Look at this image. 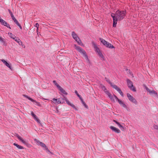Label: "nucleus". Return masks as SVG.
I'll return each instance as SVG.
<instances>
[{
	"label": "nucleus",
	"instance_id": "obj_19",
	"mask_svg": "<svg viewBox=\"0 0 158 158\" xmlns=\"http://www.w3.org/2000/svg\"><path fill=\"white\" fill-rule=\"evenodd\" d=\"M114 97L115 98V99L118 102V103L120 104L121 106L122 105V104L123 103L121 100L119 99L118 97L116 96H114Z\"/></svg>",
	"mask_w": 158,
	"mask_h": 158
},
{
	"label": "nucleus",
	"instance_id": "obj_54",
	"mask_svg": "<svg viewBox=\"0 0 158 158\" xmlns=\"http://www.w3.org/2000/svg\"><path fill=\"white\" fill-rule=\"evenodd\" d=\"M37 30V34H38V29H37V30Z\"/></svg>",
	"mask_w": 158,
	"mask_h": 158
},
{
	"label": "nucleus",
	"instance_id": "obj_14",
	"mask_svg": "<svg viewBox=\"0 0 158 158\" xmlns=\"http://www.w3.org/2000/svg\"><path fill=\"white\" fill-rule=\"evenodd\" d=\"M145 89L146 90L149 92V94H153L156 95H157V93L155 90H151L150 89H149L148 87L146 86Z\"/></svg>",
	"mask_w": 158,
	"mask_h": 158
},
{
	"label": "nucleus",
	"instance_id": "obj_17",
	"mask_svg": "<svg viewBox=\"0 0 158 158\" xmlns=\"http://www.w3.org/2000/svg\"><path fill=\"white\" fill-rule=\"evenodd\" d=\"M13 145L15 146L18 149H24V148L21 146H20L19 145H18V144L15 143H13Z\"/></svg>",
	"mask_w": 158,
	"mask_h": 158
},
{
	"label": "nucleus",
	"instance_id": "obj_11",
	"mask_svg": "<svg viewBox=\"0 0 158 158\" xmlns=\"http://www.w3.org/2000/svg\"><path fill=\"white\" fill-rule=\"evenodd\" d=\"M110 128L113 131L116 133H119L121 132L120 130L118 129L113 126H111L110 127Z\"/></svg>",
	"mask_w": 158,
	"mask_h": 158
},
{
	"label": "nucleus",
	"instance_id": "obj_13",
	"mask_svg": "<svg viewBox=\"0 0 158 158\" xmlns=\"http://www.w3.org/2000/svg\"><path fill=\"white\" fill-rule=\"evenodd\" d=\"M13 39L18 43L19 45H20L22 44V41L18 37L15 36Z\"/></svg>",
	"mask_w": 158,
	"mask_h": 158
},
{
	"label": "nucleus",
	"instance_id": "obj_51",
	"mask_svg": "<svg viewBox=\"0 0 158 158\" xmlns=\"http://www.w3.org/2000/svg\"><path fill=\"white\" fill-rule=\"evenodd\" d=\"M105 79L106 80H106H107L108 79H107L106 77H105Z\"/></svg>",
	"mask_w": 158,
	"mask_h": 158
},
{
	"label": "nucleus",
	"instance_id": "obj_37",
	"mask_svg": "<svg viewBox=\"0 0 158 158\" xmlns=\"http://www.w3.org/2000/svg\"><path fill=\"white\" fill-rule=\"evenodd\" d=\"M70 106H72L73 108L76 109V110H77L76 107L74 105L71 103V104L70 105Z\"/></svg>",
	"mask_w": 158,
	"mask_h": 158
},
{
	"label": "nucleus",
	"instance_id": "obj_52",
	"mask_svg": "<svg viewBox=\"0 0 158 158\" xmlns=\"http://www.w3.org/2000/svg\"><path fill=\"white\" fill-rule=\"evenodd\" d=\"M38 119V118H37V119H35V120L36 121H37V119Z\"/></svg>",
	"mask_w": 158,
	"mask_h": 158
},
{
	"label": "nucleus",
	"instance_id": "obj_10",
	"mask_svg": "<svg viewBox=\"0 0 158 158\" xmlns=\"http://www.w3.org/2000/svg\"><path fill=\"white\" fill-rule=\"evenodd\" d=\"M23 96L26 97L29 100L31 101L32 102L35 103L36 104L37 106H40V104L39 102H37L35 100L32 99V98H30V97H29L28 96L25 95H24Z\"/></svg>",
	"mask_w": 158,
	"mask_h": 158
},
{
	"label": "nucleus",
	"instance_id": "obj_38",
	"mask_svg": "<svg viewBox=\"0 0 158 158\" xmlns=\"http://www.w3.org/2000/svg\"><path fill=\"white\" fill-rule=\"evenodd\" d=\"M2 61L4 64H5L7 63V62L4 59H2L1 60Z\"/></svg>",
	"mask_w": 158,
	"mask_h": 158
},
{
	"label": "nucleus",
	"instance_id": "obj_16",
	"mask_svg": "<svg viewBox=\"0 0 158 158\" xmlns=\"http://www.w3.org/2000/svg\"><path fill=\"white\" fill-rule=\"evenodd\" d=\"M58 89L60 91L64 94L66 95L68 94V93L61 86Z\"/></svg>",
	"mask_w": 158,
	"mask_h": 158
},
{
	"label": "nucleus",
	"instance_id": "obj_8",
	"mask_svg": "<svg viewBox=\"0 0 158 158\" xmlns=\"http://www.w3.org/2000/svg\"><path fill=\"white\" fill-rule=\"evenodd\" d=\"M127 96L130 101L134 103L136 105L137 104V102L136 100L130 94L127 93Z\"/></svg>",
	"mask_w": 158,
	"mask_h": 158
},
{
	"label": "nucleus",
	"instance_id": "obj_50",
	"mask_svg": "<svg viewBox=\"0 0 158 158\" xmlns=\"http://www.w3.org/2000/svg\"><path fill=\"white\" fill-rule=\"evenodd\" d=\"M14 22H15V23H16V22H17V21H18L17 20V19H16V20H14Z\"/></svg>",
	"mask_w": 158,
	"mask_h": 158
},
{
	"label": "nucleus",
	"instance_id": "obj_33",
	"mask_svg": "<svg viewBox=\"0 0 158 158\" xmlns=\"http://www.w3.org/2000/svg\"><path fill=\"white\" fill-rule=\"evenodd\" d=\"M153 127L155 129L158 130V126L157 125L154 124L153 126Z\"/></svg>",
	"mask_w": 158,
	"mask_h": 158
},
{
	"label": "nucleus",
	"instance_id": "obj_35",
	"mask_svg": "<svg viewBox=\"0 0 158 158\" xmlns=\"http://www.w3.org/2000/svg\"><path fill=\"white\" fill-rule=\"evenodd\" d=\"M8 11L9 12V13L10 14V15L11 17L14 15L13 13H12V12H11V11H10V10L9 9H8Z\"/></svg>",
	"mask_w": 158,
	"mask_h": 158
},
{
	"label": "nucleus",
	"instance_id": "obj_42",
	"mask_svg": "<svg viewBox=\"0 0 158 158\" xmlns=\"http://www.w3.org/2000/svg\"><path fill=\"white\" fill-rule=\"evenodd\" d=\"M93 44L94 46V48H97V47L96 44L94 42H93Z\"/></svg>",
	"mask_w": 158,
	"mask_h": 158
},
{
	"label": "nucleus",
	"instance_id": "obj_18",
	"mask_svg": "<svg viewBox=\"0 0 158 158\" xmlns=\"http://www.w3.org/2000/svg\"><path fill=\"white\" fill-rule=\"evenodd\" d=\"M114 97L115 98V99L118 102V103L120 104L121 106L122 105V104L123 103L121 100L119 99L118 97L116 96H114Z\"/></svg>",
	"mask_w": 158,
	"mask_h": 158
},
{
	"label": "nucleus",
	"instance_id": "obj_48",
	"mask_svg": "<svg viewBox=\"0 0 158 158\" xmlns=\"http://www.w3.org/2000/svg\"><path fill=\"white\" fill-rule=\"evenodd\" d=\"M35 119H37V118H38L36 116V115H35V116H34V117H33Z\"/></svg>",
	"mask_w": 158,
	"mask_h": 158
},
{
	"label": "nucleus",
	"instance_id": "obj_25",
	"mask_svg": "<svg viewBox=\"0 0 158 158\" xmlns=\"http://www.w3.org/2000/svg\"><path fill=\"white\" fill-rule=\"evenodd\" d=\"M6 66L7 67L9 68L10 70H13L12 67L10 66V64H9L7 62V63L5 64Z\"/></svg>",
	"mask_w": 158,
	"mask_h": 158
},
{
	"label": "nucleus",
	"instance_id": "obj_34",
	"mask_svg": "<svg viewBox=\"0 0 158 158\" xmlns=\"http://www.w3.org/2000/svg\"><path fill=\"white\" fill-rule=\"evenodd\" d=\"M8 34L9 35L10 37L13 39L14 37L13 36V34L11 33H9Z\"/></svg>",
	"mask_w": 158,
	"mask_h": 158
},
{
	"label": "nucleus",
	"instance_id": "obj_39",
	"mask_svg": "<svg viewBox=\"0 0 158 158\" xmlns=\"http://www.w3.org/2000/svg\"><path fill=\"white\" fill-rule=\"evenodd\" d=\"M35 26L36 27H37V29H38V28H39V24L38 23H36L35 25Z\"/></svg>",
	"mask_w": 158,
	"mask_h": 158
},
{
	"label": "nucleus",
	"instance_id": "obj_5",
	"mask_svg": "<svg viewBox=\"0 0 158 158\" xmlns=\"http://www.w3.org/2000/svg\"><path fill=\"white\" fill-rule=\"evenodd\" d=\"M99 40L106 47L111 48H114V47L111 44L109 43L108 42L106 41L105 40L103 39L102 38H99Z\"/></svg>",
	"mask_w": 158,
	"mask_h": 158
},
{
	"label": "nucleus",
	"instance_id": "obj_49",
	"mask_svg": "<svg viewBox=\"0 0 158 158\" xmlns=\"http://www.w3.org/2000/svg\"><path fill=\"white\" fill-rule=\"evenodd\" d=\"M98 53V56H99L101 54H102V53L100 51V52Z\"/></svg>",
	"mask_w": 158,
	"mask_h": 158
},
{
	"label": "nucleus",
	"instance_id": "obj_27",
	"mask_svg": "<svg viewBox=\"0 0 158 158\" xmlns=\"http://www.w3.org/2000/svg\"><path fill=\"white\" fill-rule=\"evenodd\" d=\"M53 82L54 84L57 87L58 89L60 87L56 82V81L55 80H54L53 81Z\"/></svg>",
	"mask_w": 158,
	"mask_h": 158
},
{
	"label": "nucleus",
	"instance_id": "obj_44",
	"mask_svg": "<svg viewBox=\"0 0 158 158\" xmlns=\"http://www.w3.org/2000/svg\"><path fill=\"white\" fill-rule=\"evenodd\" d=\"M31 115L33 117H34V116H35V114L34 113H33V111H31Z\"/></svg>",
	"mask_w": 158,
	"mask_h": 158
},
{
	"label": "nucleus",
	"instance_id": "obj_2",
	"mask_svg": "<svg viewBox=\"0 0 158 158\" xmlns=\"http://www.w3.org/2000/svg\"><path fill=\"white\" fill-rule=\"evenodd\" d=\"M75 49L77 50L81 54L83 55V56H84L86 60L88 61H89V60L88 58V56L85 51L83 50L82 48L79 46H77L76 45H74Z\"/></svg>",
	"mask_w": 158,
	"mask_h": 158
},
{
	"label": "nucleus",
	"instance_id": "obj_21",
	"mask_svg": "<svg viewBox=\"0 0 158 158\" xmlns=\"http://www.w3.org/2000/svg\"><path fill=\"white\" fill-rule=\"evenodd\" d=\"M0 41L2 42L4 45L6 46V44L5 41L4 39L2 37L0 36Z\"/></svg>",
	"mask_w": 158,
	"mask_h": 158
},
{
	"label": "nucleus",
	"instance_id": "obj_6",
	"mask_svg": "<svg viewBox=\"0 0 158 158\" xmlns=\"http://www.w3.org/2000/svg\"><path fill=\"white\" fill-rule=\"evenodd\" d=\"M127 81L128 88L133 91L136 92V89L135 87L134 86L132 82L129 79H127Z\"/></svg>",
	"mask_w": 158,
	"mask_h": 158
},
{
	"label": "nucleus",
	"instance_id": "obj_12",
	"mask_svg": "<svg viewBox=\"0 0 158 158\" xmlns=\"http://www.w3.org/2000/svg\"><path fill=\"white\" fill-rule=\"evenodd\" d=\"M63 98H59V101L60 103H63L65 102L66 98L64 95H63Z\"/></svg>",
	"mask_w": 158,
	"mask_h": 158
},
{
	"label": "nucleus",
	"instance_id": "obj_47",
	"mask_svg": "<svg viewBox=\"0 0 158 158\" xmlns=\"http://www.w3.org/2000/svg\"><path fill=\"white\" fill-rule=\"evenodd\" d=\"M20 45H21V46L24 48H25V46L23 44L22 42V44H21Z\"/></svg>",
	"mask_w": 158,
	"mask_h": 158
},
{
	"label": "nucleus",
	"instance_id": "obj_45",
	"mask_svg": "<svg viewBox=\"0 0 158 158\" xmlns=\"http://www.w3.org/2000/svg\"><path fill=\"white\" fill-rule=\"evenodd\" d=\"M11 18L12 19H13V21L15 20L16 19H15V17L13 15V16H12L11 17Z\"/></svg>",
	"mask_w": 158,
	"mask_h": 158
},
{
	"label": "nucleus",
	"instance_id": "obj_24",
	"mask_svg": "<svg viewBox=\"0 0 158 158\" xmlns=\"http://www.w3.org/2000/svg\"><path fill=\"white\" fill-rule=\"evenodd\" d=\"M101 88L106 93V92H109V91L107 90L106 89V87L104 85H102Z\"/></svg>",
	"mask_w": 158,
	"mask_h": 158
},
{
	"label": "nucleus",
	"instance_id": "obj_30",
	"mask_svg": "<svg viewBox=\"0 0 158 158\" xmlns=\"http://www.w3.org/2000/svg\"><path fill=\"white\" fill-rule=\"evenodd\" d=\"M94 49L96 52L97 53L100 52V50L98 47H97V48H94Z\"/></svg>",
	"mask_w": 158,
	"mask_h": 158
},
{
	"label": "nucleus",
	"instance_id": "obj_41",
	"mask_svg": "<svg viewBox=\"0 0 158 158\" xmlns=\"http://www.w3.org/2000/svg\"><path fill=\"white\" fill-rule=\"evenodd\" d=\"M75 93L77 94V95L78 97H80V95H79V94L78 93L77 91V90H75Z\"/></svg>",
	"mask_w": 158,
	"mask_h": 158
},
{
	"label": "nucleus",
	"instance_id": "obj_26",
	"mask_svg": "<svg viewBox=\"0 0 158 158\" xmlns=\"http://www.w3.org/2000/svg\"><path fill=\"white\" fill-rule=\"evenodd\" d=\"M0 22L2 25H4V26L5 25H6L7 24V23L2 19L1 20Z\"/></svg>",
	"mask_w": 158,
	"mask_h": 158
},
{
	"label": "nucleus",
	"instance_id": "obj_36",
	"mask_svg": "<svg viewBox=\"0 0 158 158\" xmlns=\"http://www.w3.org/2000/svg\"><path fill=\"white\" fill-rule=\"evenodd\" d=\"M122 106L123 107L125 108H126L127 109V106H126V105L124 103H123V104H122Z\"/></svg>",
	"mask_w": 158,
	"mask_h": 158
},
{
	"label": "nucleus",
	"instance_id": "obj_23",
	"mask_svg": "<svg viewBox=\"0 0 158 158\" xmlns=\"http://www.w3.org/2000/svg\"><path fill=\"white\" fill-rule=\"evenodd\" d=\"M20 141H21L24 144L27 145L28 144V143H27L25 141L23 140L22 137H21L19 139Z\"/></svg>",
	"mask_w": 158,
	"mask_h": 158
},
{
	"label": "nucleus",
	"instance_id": "obj_20",
	"mask_svg": "<svg viewBox=\"0 0 158 158\" xmlns=\"http://www.w3.org/2000/svg\"><path fill=\"white\" fill-rule=\"evenodd\" d=\"M114 97L115 98V99L118 102V103L120 104L121 106L122 105V104L123 103L121 100L119 99L118 97L116 96H114Z\"/></svg>",
	"mask_w": 158,
	"mask_h": 158
},
{
	"label": "nucleus",
	"instance_id": "obj_3",
	"mask_svg": "<svg viewBox=\"0 0 158 158\" xmlns=\"http://www.w3.org/2000/svg\"><path fill=\"white\" fill-rule=\"evenodd\" d=\"M106 81L108 82L110 85L115 90H116L121 95L122 97H123V93L122 92L121 90L116 85H113V83L110 81V80L108 79L106 80Z\"/></svg>",
	"mask_w": 158,
	"mask_h": 158
},
{
	"label": "nucleus",
	"instance_id": "obj_4",
	"mask_svg": "<svg viewBox=\"0 0 158 158\" xmlns=\"http://www.w3.org/2000/svg\"><path fill=\"white\" fill-rule=\"evenodd\" d=\"M72 35L73 38L74 39L77 43L80 45H82L83 44L81 43L80 39L78 37L77 34L74 31H73L72 33Z\"/></svg>",
	"mask_w": 158,
	"mask_h": 158
},
{
	"label": "nucleus",
	"instance_id": "obj_15",
	"mask_svg": "<svg viewBox=\"0 0 158 158\" xmlns=\"http://www.w3.org/2000/svg\"><path fill=\"white\" fill-rule=\"evenodd\" d=\"M113 121L115 123L117 124L118 125V127L120 128V129L122 130H124V127H123L116 120H113Z\"/></svg>",
	"mask_w": 158,
	"mask_h": 158
},
{
	"label": "nucleus",
	"instance_id": "obj_22",
	"mask_svg": "<svg viewBox=\"0 0 158 158\" xmlns=\"http://www.w3.org/2000/svg\"><path fill=\"white\" fill-rule=\"evenodd\" d=\"M59 98L58 99H56L55 98H54L52 99V102L55 104H59L60 103L59 102Z\"/></svg>",
	"mask_w": 158,
	"mask_h": 158
},
{
	"label": "nucleus",
	"instance_id": "obj_43",
	"mask_svg": "<svg viewBox=\"0 0 158 158\" xmlns=\"http://www.w3.org/2000/svg\"><path fill=\"white\" fill-rule=\"evenodd\" d=\"M16 136L17 137L18 139H19L21 137L18 134H16Z\"/></svg>",
	"mask_w": 158,
	"mask_h": 158
},
{
	"label": "nucleus",
	"instance_id": "obj_29",
	"mask_svg": "<svg viewBox=\"0 0 158 158\" xmlns=\"http://www.w3.org/2000/svg\"><path fill=\"white\" fill-rule=\"evenodd\" d=\"M16 23V24L17 25H18L20 29H22V27L21 26L20 24L19 23L18 21L16 23Z\"/></svg>",
	"mask_w": 158,
	"mask_h": 158
},
{
	"label": "nucleus",
	"instance_id": "obj_28",
	"mask_svg": "<svg viewBox=\"0 0 158 158\" xmlns=\"http://www.w3.org/2000/svg\"><path fill=\"white\" fill-rule=\"evenodd\" d=\"M99 56L102 58L101 60H105V57H104L103 55L102 54V53Z\"/></svg>",
	"mask_w": 158,
	"mask_h": 158
},
{
	"label": "nucleus",
	"instance_id": "obj_40",
	"mask_svg": "<svg viewBox=\"0 0 158 158\" xmlns=\"http://www.w3.org/2000/svg\"><path fill=\"white\" fill-rule=\"evenodd\" d=\"M5 26L6 27H7L9 28L10 29H11V28L10 27V26L9 24L7 23L6 25H5Z\"/></svg>",
	"mask_w": 158,
	"mask_h": 158
},
{
	"label": "nucleus",
	"instance_id": "obj_46",
	"mask_svg": "<svg viewBox=\"0 0 158 158\" xmlns=\"http://www.w3.org/2000/svg\"><path fill=\"white\" fill-rule=\"evenodd\" d=\"M36 121L38 123L41 124L40 121L39 119H37Z\"/></svg>",
	"mask_w": 158,
	"mask_h": 158
},
{
	"label": "nucleus",
	"instance_id": "obj_9",
	"mask_svg": "<svg viewBox=\"0 0 158 158\" xmlns=\"http://www.w3.org/2000/svg\"><path fill=\"white\" fill-rule=\"evenodd\" d=\"M106 94L110 98L111 100L114 102H115V98L114 97V96H116L114 94L113 96H112L109 92H106Z\"/></svg>",
	"mask_w": 158,
	"mask_h": 158
},
{
	"label": "nucleus",
	"instance_id": "obj_7",
	"mask_svg": "<svg viewBox=\"0 0 158 158\" xmlns=\"http://www.w3.org/2000/svg\"><path fill=\"white\" fill-rule=\"evenodd\" d=\"M34 140L37 143V144L39 145H40L41 147L44 148V149L47 151L48 152L51 153L49 150L48 149L46 145L43 143L40 142L38 140L35 139Z\"/></svg>",
	"mask_w": 158,
	"mask_h": 158
},
{
	"label": "nucleus",
	"instance_id": "obj_53",
	"mask_svg": "<svg viewBox=\"0 0 158 158\" xmlns=\"http://www.w3.org/2000/svg\"><path fill=\"white\" fill-rule=\"evenodd\" d=\"M43 99H45V100H49V99H44V98H43Z\"/></svg>",
	"mask_w": 158,
	"mask_h": 158
},
{
	"label": "nucleus",
	"instance_id": "obj_31",
	"mask_svg": "<svg viewBox=\"0 0 158 158\" xmlns=\"http://www.w3.org/2000/svg\"><path fill=\"white\" fill-rule=\"evenodd\" d=\"M81 100L82 101V103L83 104V105L85 106V107L86 108H88V106L86 105V104H85V102H84L82 99H81Z\"/></svg>",
	"mask_w": 158,
	"mask_h": 158
},
{
	"label": "nucleus",
	"instance_id": "obj_1",
	"mask_svg": "<svg viewBox=\"0 0 158 158\" xmlns=\"http://www.w3.org/2000/svg\"><path fill=\"white\" fill-rule=\"evenodd\" d=\"M126 12L125 10H118L116 11L115 14L112 13L111 16L113 19V27H115L118 20L120 21L123 19L126 16Z\"/></svg>",
	"mask_w": 158,
	"mask_h": 158
},
{
	"label": "nucleus",
	"instance_id": "obj_32",
	"mask_svg": "<svg viewBox=\"0 0 158 158\" xmlns=\"http://www.w3.org/2000/svg\"><path fill=\"white\" fill-rule=\"evenodd\" d=\"M66 102V103L69 105L70 106V105L71 104V103L69 102V101L67 99V98H66V99L65 100V101Z\"/></svg>",
	"mask_w": 158,
	"mask_h": 158
}]
</instances>
